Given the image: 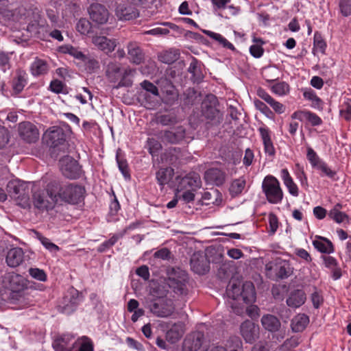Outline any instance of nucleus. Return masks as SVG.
<instances>
[{
  "label": "nucleus",
  "mask_w": 351,
  "mask_h": 351,
  "mask_svg": "<svg viewBox=\"0 0 351 351\" xmlns=\"http://www.w3.org/2000/svg\"><path fill=\"white\" fill-rule=\"evenodd\" d=\"M56 180L47 184L46 189H36L32 190V204L35 208L40 211H49L52 210L57 203L56 196Z\"/></svg>",
  "instance_id": "1"
},
{
  "label": "nucleus",
  "mask_w": 351,
  "mask_h": 351,
  "mask_svg": "<svg viewBox=\"0 0 351 351\" xmlns=\"http://www.w3.org/2000/svg\"><path fill=\"white\" fill-rule=\"evenodd\" d=\"M56 196L57 202L60 199L65 203L75 205L80 203L84 197L85 188L81 185L73 183L61 184L56 181Z\"/></svg>",
  "instance_id": "2"
},
{
  "label": "nucleus",
  "mask_w": 351,
  "mask_h": 351,
  "mask_svg": "<svg viewBox=\"0 0 351 351\" xmlns=\"http://www.w3.org/2000/svg\"><path fill=\"white\" fill-rule=\"evenodd\" d=\"M261 189L268 203L271 204L282 203L284 192L279 180L275 176L272 175L266 176L262 182Z\"/></svg>",
  "instance_id": "3"
},
{
  "label": "nucleus",
  "mask_w": 351,
  "mask_h": 351,
  "mask_svg": "<svg viewBox=\"0 0 351 351\" xmlns=\"http://www.w3.org/2000/svg\"><path fill=\"white\" fill-rule=\"evenodd\" d=\"M43 141L54 152L64 151L67 147V134L61 127L52 126L44 133Z\"/></svg>",
  "instance_id": "4"
},
{
  "label": "nucleus",
  "mask_w": 351,
  "mask_h": 351,
  "mask_svg": "<svg viewBox=\"0 0 351 351\" xmlns=\"http://www.w3.org/2000/svg\"><path fill=\"white\" fill-rule=\"evenodd\" d=\"M189 276L185 271L172 269V272L167 278V285L174 296L182 297L188 294Z\"/></svg>",
  "instance_id": "5"
},
{
  "label": "nucleus",
  "mask_w": 351,
  "mask_h": 351,
  "mask_svg": "<svg viewBox=\"0 0 351 351\" xmlns=\"http://www.w3.org/2000/svg\"><path fill=\"white\" fill-rule=\"evenodd\" d=\"M293 268L289 261L278 258L266 265V274L269 278L278 281L288 278L293 274Z\"/></svg>",
  "instance_id": "6"
},
{
  "label": "nucleus",
  "mask_w": 351,
  "mask_h": 351,
  "mask_svg": "<svg viewBox=\"0 0 351 351\" xmlns=\"http://www.w3.org/2000/svg\"><path fill=\"white\" fill-rule=\"evenodd\" d=\"M10 290V299L16 302L23 297V291L27 288V280L21 275L14 272L8 273L3 280Z\"/></svg>",
  "instance_id": "7"
},
{
  "label": "nucleus",
  "mask_w": 351,
  "mask_h": 351,
  "mask_svg": "<svg viewBox=\"0 0 351 351\" xmlns=\"http://www.w3.org/2000/svg\"><path fill=\"white\" fill-rule=\"evenodd\" d=\"M150 311L157 317H167L175 310L173 301L170 298H153L149 302Z\"/></svg>",
  "instance_id": "8"
},
{
  "label": "nucleus",
  "mask_w": 351,
  "mask_h": 351,
  "mask_svg": "<svg viewBox=\"0 0 351 351\" xmlns=\"http://www.w3.org/2000/svg\"><path fill=\"white\" fill-rule=\"evenodd\" d=\"M206 347V340L204 333L201 331H194L188 334L182 343V351H198L201 348Z\"/></svg>",
  "instance_id": "9"
},
{
  "label": "nucleus",
  "mask_w": 351,
  "mask_h": 351,
  "mask_svg": "<svg viewBox=\"0 0 351 351\" xmlns=\"http://www.w3.org/2000/svg\"><path fill=\"white\" fill-rule=\"evenodd\" d=\"M177 186L175 191L180 192L186 190H197L202 187V180L199 175L190 172L183 177H177Z\"/></svg>",
  "instance_id": "10"
},
{
  "label": "nucleus",
  "mask_w": 351,
  "mask_h": 351,
  "mask_svg": "<svg viewBox=\"0 0 351 351\" xmlns=\"http://www.w3.org/2000/svg\"><path fill=\"white\" fill-rule=\"evenodd\" d=\"M61 171L63 176L70 180L79 179L82 174V167L79 162L71 157L62 161Z\"/></svg>",
  "instance_id": "11"
},
{
  "label": "nucleus",
  "mask_w": 351,
  "mask_h": 351,
  "mask_svg": "<svg viewBox=\"0 0 351 351\" xmlns=\"http://www.w3.org/2000/svg\"><path fill=\"white\" fill-rule=\"evenodd\" d=\"M162 137L164 141L168 143L180 144L186 141V130L182 125L171 128L170 130L162 131Z\"/></svg>",
  "instance_id": "12"
},
{
  "label": "nucleus",
  "mask_w": 351,
  "mask_h": 351,
  "mask_svg": "<svg viewBox=\"0 0 351 351\" xmlns=\"http://www.w3.org/2000/svg\"><path fill=\"white\" fill-rule=\"evenodd\" d=\"M129 73L127 71H123L119 66H113L107 71V76L111 82H115L120 78L116 88L130 87L132 85V80L128 77Z\"/></svg>",
  "instance_id": "13"
},
{
  "label": "nucleus",
  "mask_w": 351,
  "mask_h": 351,
  "mask_svg": "<svg viewBox=\"0 0 351 351\" xmlns=\"http://www.w3.org/2000/svg\"><path fill=\"white\" fill-rule=\"evenodd\" d=\"M240 332L247 343H253L259 337V327L250 320L244 321L240 326Z\"/></svg>",
  "instance_id": "14"
},
{
  "label": "nucleus",
  "mask_w": 351,
  "mask_h": 351,
  "mask_svg": "<svg viewBox=\"0 0 351 351\" xmlns=\"http://www.w3.org/2000/svg\"><path fill=\"white\" fill-rule=\"evenodd\" d=\"M19 133L21 138L28 143H35L38 139L39 132L37 128L29 121L19 124Z\"/></svg>",
  "instance_id": "15"
},
{
  "label": "nucleus",
  "mask_w": 351,
  "mask_h": 351,
  "mask_svg": "<svg viewBox=\"0 0 351 351\" xmlns=\"http://www.w3.org/2000/svg\"><path fill=\"white\" fill-rule=\"evenodd\" d=\"M258 131L263 141L265 155L269 157H274L276 154V149L271 140V130L267 126L263 125L258 128Z\"/></svg>",
  "instance_id": "16"
},
{
  "label": "nucleus",
  "mask_w": 351,
  "mask_h": 351,
  "mask_svg": "<svg viewBox=\"0 0 351 351\" xmlns=\"http://www.w3.org/2000/svg\"><path fill=\"white\" fill-rule=\"evenodd\" d=\"M90 18L97 24L106 23L109 17L108 9L99 3H92L88 8Z\"/></svg>",
  "instance_id": "17"
},
{
  "label": "nucleus",
  "mask_w": 351,
  "mask_h": 351,
  "mask_svg": "<svg viewBox=\"0 0 351 351\" xmlns=\"http://www.w3.org/2000/svg\"><path fill=\"white\" fill-rule=\"evenodd\" d=\"M25 254L21 247H16L8 250L5 262L10 267L15 268L24 262Z\"/></svg>",
  "instance_id": "18"
},
{
  "label": "nucleus",
  "mask_w": 351,
  "mask_h": 351,
  "mask_svg": "<svg viewBox=\"0 0 351 351\" xmlns=\"http://www.w3.org/2000/svg\"><path fill=\"white\" fill-rule=\"evenodd\" d=\"M293 119L300 121H308L312 126H318L322 124V119L315 113L308 110H297L291 114Z\"/></svg>",
  "instance_id": "19"
},
{
  "label": "nucleus",
  "mask_w": 351,
  "mask_h": 351,
  "mask_svg": "<svg viewBox=\"0 0 351 351\" xmlns=\"http://www.w3.org/2000/svg\"><path fill=\"white\" fill-rule=\"evenodd\" d=\"M204 179L207 184L220 186L225 182L226 174L219 169L211 168L205 172Z\"/></svg>",
  "instance_id": "20"
},
{
  "label": "nucleus",
  "mask_w": 351,
  "mask_h": 351,
  "mask_svg": "<svg viewBox=\"0 0 351 351\" xmlns=\"http://www.w3.org/2000/svg\"><path fill=\"white\" fill-rule=\"evenodd\" d=\"M115 12L118 19L121 21L134 19L139 15L138 11L135 7L125 4L117 5Z\"/></svg>",
  "instance_id": "21"
},
{
  "label": "nucleus",
  "mask_w": 351,
  "mask_h": 351,
  "mask_svg": "<svg viewBox=\"0 0 351 351\" xmlns=\"http://www.w3.org/2000/svg\"><path fill=\"white\" fill-rule=\"evenodd\" d=\"M280 177L289 193L293 197H298L299 195V188L291 176L288 169H282L280 171Z\"/></svg>",
  "instance_id": "22"
},
{
  "label": "nucleus",
  "mask_w": 351,
  "mask_h": 351,
  "mask_svg": "<svg viewBox=\"0 0 351 351\" xmlns=\"http://www.w3.org/2000/svg\"><path fill=\"white\" fill-rule=\"evenodd\" d=\"M30 73L34 77L45 75L49 71V65L45 60L36 57L30 65Z\"/></svg>",
  "instance_id": "23"
},
{
  "label": "nucleus",
  "mask_w": 351,
  "mask_h": 351,
  "mask_svg": "<svg viewBox=\"0 0 351 351\" xmlns=\"http://www.w3.org/2000/svg\"><path fill=\"white\" fill-rule=\"evenodd\" d=\"M27 74L23 70H17L12 80V88L15 94L21 93L27 84Z\"/></svg>",
  "instance_id": "24"
},
{
  "label": "nucleus",
  "mask_w": 351,
  "mask_h": 351,
  "mask_svg": "<svg viewBox=\"0 0 351 351\" xmlns=\"http://www.w3.org/2000/svg\"><path fill=\"white\" fill-rule=\"evenodd\" d=\"M312 243L313 247L322 254H330L335 252L332 243L327 238L316 236Z\"/></svg>",
  "instance_id": "25"
},
{
  "label": "nucleus",
  "mask_w": 351,
  "mask_h": 351,
  "mask_svg": "<svg viewBox=\"0 0 351 351\" xmlns=\"http://www.w3.org/2000/svg\"><path fill=\"white\" fill-rule=\"evenodd\" d=\"M306 299V294L303 290L295 289L290 293L286 302L289 307L296 308L304 304Z\"/></svg>",
  "instance_id": "26"
},
{
  "label": "nucleus",
  "mask_w": 351,
  "mask_h": 351,
  "mask_svg": "<svg viewBox=\"0 0 351 351\" xmlns=\"http://www.w3.org/2000/svg\"><path fill=\"white\" fill-rule=\"evenodd\" d=\"M240 298H241L245 304L255 302L256 291L254 284L252 282L247 281L243 284Z\"/></svg>",
  "instance_id": "27"
},
{
  "label": "nucleus",
  "mask_w": 351,
  "mask_h": 351,
  "mask_svg": "<svg viewBox=\"0 0 351 351\" xmlns=\"http://www.w3.org/2000/svg\"><path fill=\"white\" fill-rule=\"evenodd\" d=\"M94 44L106 53L113 51L117 46L116 40L106 36H98L94 39Z\"/></svg>",
  "instance_id": "28"
},
{
  "label": "nucleus",
  "mask_w": 351,
  "mask_h": 351,
  "mask_svg": "<svg viewBox=\"0 0 351 351\" xmlns=\"http://www.w3.org/2000/svg\"><path fill=\"white\" fill-rule=\"evenodd\" d=\"M261 324L265 330L271 332L278 331L281 326L280 320L271 314L264 315L261 318Z\"/></svg>",
  "instance_id": "29"
},
{
  "label": "nucleus",
  "mask_w": 351,
  "mask_h": 351,
  "mask_svg": "<svg viewBox=\"0 0 351 351\" xmlns=\"http://www.w3.org/2000/svg\"><path fill=\"white\" fill-rule=\"evenodd\" d=\"M326 48V42L324 39L321 32L316 31L313 35L312 53L314 56H316L317 53H320L322 55H325Z\"/></svg>",
  "instance_id": "30"
},
{
  "label": "nucleus",
  "mask_w": 351,
  "mask_h": 351,
  "mask_svg": "<svg viewBox=\"0 0 351 351\" xmlns=\"http://www.w3.org/2000/svg\"><path fill=\"white\" fill-rule=\"evenodd\" d=\"M73 336L70 334H63L53 341L52 347L55 351H70L68 348Z\"/></svg>",
  "instance_id": "31"
},
{
  "label": "nucleus",
  "mask_w": 351,
  "mask_h": 351,
  "mask_svg": "<svg viewBox=\"0 0 351 351\" xmlns=\"http://www.w3.org/2000/svg\"><path fill=\"white\" fill-rule=\"evenodd\" d=\"M188 71L191 74V80L194 83H199L203 80L204 75L201 69L200 62L195 58L192 59Z\"/></svg>",
  "instance_id": "32"
},
{
  "label": "nucleus",
  "mask_w": 351,
  "mask_h": 351,
  "mask_svg": "<svg viewBox=\"0 0 351 351\" xmlns=\"http://www.w3.org/2000/svg\"><path fill=\"white\" fill-rule=\"evenodd\" d=\"M128 58L130 60L136 64H141L144 59V54L140 47L134 44L130 43L128 46Z\"/></svg>",
  "instance_id": "33"
},
{
  "label": "nucleus",
  "mask_w": 351,
  "mask_h": 351,
  "mask_svg": "<svg viewBox=\"0 0 351 351\" xmlns=\"http://www.w3.org/2000/svg\"><path fill=\"white\" fill-rule=\"evenodd\" d=\"M201 31L209 36L210 38L217 41L223 47L228 49L231 51H235V47L232 43L229 42L225 37L219 33L212 32L210 30L201 29Z\"/></svg>",
  "instance_id": "34"
},
{
  "label": "nucleus",
  "mask_w": 351,
  "mask_h": 351,
  "mask_svg": "<svg viewBox=\"0 0 351 351\" xmlns=\"http://www.w3.org/2000/svg\"><path fill=\"white\" fill-rule=\"evenodd\" d=\"M173 174V170L171 168H161L156 172L157 182L161 190L171 180Z\"/></svg>",
  "instance_id": "35"
},
{
  "label": "nucleus",
  "mask_w": 351,
  "mask_h": 351,
  "mask_svg": "<svg viewBox=\"0 0 351 351\" xmlns=\"http://www.w3.org/2000/svg\"><path fill=\"white\" fill-rule=\"evenodd\" d=\"M309 323V317L305 314H299L295 317L291 322V328L293 332L303 331Z\"/></svg>",
  "instance_id": "36"
},
{
  "label": "nucleus",
  "mask_w": 351,
  "mask_h": 351,
  "mask_svg": "<svg viewBox=\"0 0 351 351\" xmlns=\"http://www.w3.org/2000/svg\"><path fill=\"white\" fill-rule=\"evenodd\" d=\"M78 304L79 302H77V298L73 297L69 300L67 297H66L64 298L62 305L59 306L60 311L62 313L70 315L76 310Z\"/></svg>",
  "instance_id": "37"
},
{
  "label": "nucleus",
  "mask_w": 351,
  "mask_h": 351,
  "mask_svg": "<svg viewBox=\"0 0 351 351\" xmlns=\"http://www.w3.org/2000/svg\"><path fill=\"white\" fill-rule=\"evenodd\" d=\"M122 238L123 234H119L118 232L113 234L109 239L104 241L97 247V251L99 253H104L107 252Z\"/></svg>",
  "instance_id": "38"
},
{
  "label": "nucleus",
  "mask_w": 351,
  "mask_h": 351,
  "mask_svg": "<svg viewBox=\"0 0 351 351\" xmlns=\"http://www.w3.org/2000/svg\"><path fill=\"white\" fill-rule=\"evenodd\" d=\"M245 184V180L243 177L234 180L229 188V192L231 196L236 197L240 195L244 190Z\"/></svg>",
  "instance_id": "39"
},
{
  "label": "nucleus",
  "mask_w": 351,
  "mask_h": 351,
  "mask_svg": "<svg viewBox=\"0 0 351 351\" xmlns=\"http://www.w3.org/2000/svg\"><path fill=\"white\" fill-rule=\"evenodd\" d=\"M170 292L169 286L167 285V279L164 282L158 284L152 289V294L154 298H168L167 295Z\"/></svg>",
  "instance_id": "40"
},
{
  "label": "nucleus",
  "mask_w": 351,
  "mask_h": 351,
  "mask_svg": "<svg viewBox=\"0 0 351 351\" xmlns=\"http://www.w3.org/2000/svg\"><path fill=\"white\" fill-rule=\"evenodd\" d=\"M253 41L256 43L250 47V53L254 58H260L263 56L264 53L263 45L265 43L261 38H254Z\"/></svg>",
  "instance_id": "41"
},
{
  "label": "nucleus",
  "mask_w": 351,
  "mask_h": 351,
  "mask_svg": "<svg viewBox=\"0 0 351 351\" xmlns=\"http://www.w3.org/2000/svg\"><path fill=\"white\" fill-rule=\"evenodd\" d=\"M315 169L320 171L321 177L326 176L335 181L338 180V178H337V172L329 167L324 160L321 162V164Z\"/></svg>",
  "instance_id": "42"
},
{
  "label": "nucleus",
  "mask_w": 351,
  "mask_h": 351,
  "mask_svg": "<svg viewBox=\"0 0 351 351\" xmlns=\"http://www.w3.org/2000/svg\"><path fill=\"white\" fill-rule=\"evenodd\" d=\"M6 190L10 195L19 197L22 194L23 186L19 180H11L8 182Z\"/></svg>",
  "instance_id": "43"
},
{
  "label": "nucleus",
  "mask_w": 351,
  "mask_h": 351,
  "mask_svg": "<svg viewBox=\"0 0 351 351\" xmlns=\"http://www.w3.org/2000/svg\"><path fill=\"white\" fill-rule=\"evenodd\" d=\"M306 158L313 169H316L321 164V162L324 161L310 146L306 147Z\"/></svg>",
  "instance_id": "44"
},
{
  "label": "nucleus",
  "mask_w": 351,
  "mask_h": 351,
  "mask_svg": "<svg viewBox=\"0 0 351 351\" xmlns=\"http://www.w3.org/2000/svg\"><path fill=\"white\" fill-rule=\"evenodd\" d=\"M294 174L299 180L302 187L306 189L308 186V178L304 172V167L299 163L295 165Z\"/></svg>",
  "instance_id": "45"
},
{
  "label": "nucleus",
  "mask_w": 351,
  "mask_h": 351,
  "mask_svg": "<svg viewBox=\"0 0 351 351\" xmlns=\"http://www.w3.org/2000/svg\"><path fill=\"white\" fill-rule=\"evenodd\" d=\"M62 51L64 53H67L77 60L80 61L86 60V56L82 51L78 48L75 47L72 45H68L62 47Z\"/></svg>",
  "instance_id": "46"
},
{
  "label": "nucleus",
  "mask_w": 351,
  "mask_h": 351,
  "mask_svg": "<svg viewBox=\"0 0 351 351\" xmlns=\"http://www.w3.org/2000/svg\"><path fill=\"white\" fill-rule=\"evenodd\" d=\"M227 294L233 300H239L241 289L240 284L234 281H230L227 287Z\"/></svg>",
  "instance_id": "47"
},
{
  "label": "nucleus",
  "mask_w": 351,
  "mask_h": 351,
  "mask_svg": "<svg viewBox=\"0 0 351 351\" xmlns=\"http://www.w3.org/2000/svg\"><path fill=\"white\" fill-rule=\"evenodd\" d=\"M147 147L149 153L152 156H158L160 151L162 149V145L160 143L154 138H148L147 141Z\"/></svg>",
  "instance_id": "48"
},
{
  "label": "nucleus",
  "mask_w": 351,
  "mask_h": 351,
  "mask_svg": "<svg viewBox=\"0 0 351 351\" xmlns=\"http://www.w3.org/2000/svg\"><path fill=\"white\" fill-rule=\"evenodd\" d=\"M254 104L256 109L258 110L263 113L266 117L270 119H274V114L271 109L262 101L255 99L254 100Z\"/></svg>",
  "instance_id": "49"
},
{
  "label": "nucleus",
  "mask_w": 351,
  "mask_h": 351,
  "mask_svg": "<svg viewBox=\"0 0 351 351\" xmlns=\"http://www.w3.org/2000/svg\"><path fill=\"white\" fill-rule=\"evenodd\" d=\"M116 160L119 170L121 171L124 178L125 180H130L131 177L127 160L124 158H120L118 153L116 154Z\"/></svg>",
  "instance_id": "50"
},
{
  "label": "nucleus",
  "mask_w": 351,
  "mask_h": 351,
  "mask_svg": "<svg viewBox=\"0 0 351 351\" xmlns=\"http://www.w3.org/2000/svg\"><path fill=\"white\" fill-rule=\"evenodd\" d=\"M271 90L278 96H284L289 93V85L285 82H277L271 87Z\"/></svg>",
  "instance_id": "51"
},
{
  "label": "nucleus",
  "mask_w": 351,
  "mask_h": 351,
  "mask_svg": "<svg viewBox=\"0 0 351 351\" xmlns=\"http://www.w3.org/2000/svg\"><path fill=\"white\" fill-rule=\"evenodd\" d=\"M76 29L83 35H88L92 30L90 22L86 19H80L76 24Z\"/></svg>",
  "instance_id": "52"
},
{
  "label": "nucleus",
  "mask_w": 351,
  "mask_h": 351,
  "mask_svg": "<svg viewBox=\"0 0 351 351\" xmlns=\"http://www.w3.org/2000/svg\"><path fill=\"white\" fill-rule=\"evenodd\" d=\"M182 335L183 331L174 326L167 331V339L170 343H175L182 338Z\"/></svg>",
  "instance_id": "53"
},
{
  "label": "nucleus",
  "mask_w": 351,
  "mask_h": 351,
  "mask_svg": "<svg viewBox=\"0 0 351 351\" xmlns=\"http://www.w3.org/2000/svg\"><path fill=\"white\" fill-rule=\"evenodd\" d=\"M28 273L32 278L38 281L46 282L47 280V275L46 272L42 269L31 267L29 269Z\"/></svg>",
  "instance_id": "54"
},
{
  "label": "nucleus",
  "mask_w": 351,
  "mask_h": 351,
  "mask_svg": "<svg viewBox=\"0 0 351 351\" xmlns=\"http://www.w3.org/2000/svg\"><path fill=\"white\" fill-rule=\"evenodd\" d=\"M197 190H186L178 192V198L184 204H190L195 200V192Z\"/></svg>",
  "instance_id": "55"
},
{
  "label": "nucleus",
  "mask_w": 351,
  "mask_h": 351,
  "mask_svg": "<svg viewBox=\"0 0 351 351\" xmlns=\"http://www.w3.org/2000/svg\"><path fill=\"white\" fill-rule=\"evenodd\" d=\"M226 351H242V342L239 337H230L226 344Z\"/></svg>",
  "instance_id": "56"
},
{
  "label": "nucleus",
  "mask_w": 351,
  "mask_h": 351,
  "mask_svg": "<svg viewBox=\"0 0 351 351\" xmlns=\"http://www.w3.org/2000/svg\"><path fill=\"white\" fill-rule=\"evenodd\" d=\"M339 113L346 121H349L351 120V99L347 98L343 101Z\"/></svg>",
  "instance_id": "57"
},
{
  "label": "nucleus",
  "mask_w": 351,
  "mask_h": 351,
  "mask_svg": "<svg viewBox=\"0 0 351 351\" xmlns=\"http://www.w3.org/2000/svg\"><path fill=\"white\" fill-rule=\"evenodd\" d=\"M157 121L162 125L169 126L176 123L177 118L176 116L170 114H161L158 117Z\"/></svg>",
  "instance_id": "58"
},
{
  "label": "nucleus",
  "mask_w": 351,
  "mask_h": 351,
  "mask_svg": "<svg viewBox=\"0 0 351 351\" xmlns=\"http://www.w3.org/2000/svg\"><path fill=\"white\" fill-rule=\"evenodd\" d=\"M37 238L40 241L45 249L51 252H56L59 250V247L55 243H52L48 238L45 237L40 234H38Z\"/></svg>",
  "instance_id": "59"
},
{
  "label": "nucleus",
  "mask_w": 351,
  "mask_h": 351,
  "mask_svg": "<svg viewBox=\"0 0 351 351\" xmlns=\"http://www.w3.org/2000/svg\"><path fill=\"white\" fill-rule=\"evenodd\" d=\"M269 221V229L267 232L269 235H274L278 228V219L277 216L274 213H269L268 217Z\"/></svg>",
  "instance_id": "60"
},
{
  "label": "nucleus",
  "mask_w": 351,
  "mask_h": 351,
  "mask_svg": "<svg viewBox=\"0 0 351 351\" xmlns=\"http://www.w3.org/2000/svg\"><path fill=\"white\" fill-rule=\"evenodd\" d=\"M82 62L85 64V69L89 73H93L99 67V62L93 58L86 56V60Z\"/></svg>",
  "instance_id": "61"
},
{
  "label": "nucleus",
  "mask_w": 351,
  "mask_h": 351,
  "mask_svg": "<svg viewBox=\"0 0 351 351\" xmlns=\"http://www.w3.org/2000/svg\"><path fill=\"white\" fill-rule=\"evenodd\" d=\"M79 343L78 351H94L93 341L89 337L83 336Z\"/></svg>",
  "instance_id": "62"
},
{
  "label": "nucleus",
  "mask_w": 351,
  "mask_h": 351,
  "mask_svg": "<svg viewBox=\"0 0 351 351\" xmlns=\"http://www.w3.org/2000/svg\"><path fill=\"white\" fill-rule=\"evenodd\" d=\"M140 85L141 87L146 92H148L154 96L159 95L158 87L149 80H143L142 82H141Z\"/></svg>",
  "instance_id": "63"
},
{
  "label": "nucleus",
  "mask_w": 351,
  "mask_h": 351,
  "mask_svg": "<svg viewBox=\"0 0 351 351\" xmlns=\"http://www.w3.org/2000/svg\"><path fill=\"white\" fill-rule=\"evenodd\" d=\"M339 6L342 16L348 17L351 15V0H339Z\"/></svg>",
  "instance_id": "64"
}]
</instances>
